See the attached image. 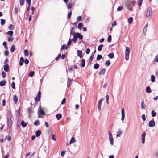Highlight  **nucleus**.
<instances>
[{"label": "nucleus", "instance_id": "obj_1", "mask_svg": "<svg viewBox=\"0 0 158 158\" xmlns=\"http://www.w3.org/2000/svg\"><path fill=\"white\" fill-rule=\"evenodd\" d=\"M11 116H8L7 117V122L8 127H10L12 125V120L11 119Z\"/></svg>", "mask_w": 158, "mask_h": 158}, {"label": "nucleus", "instance_id": "obj_2", "mask_svg": "<svg viewBox=\"0 0 158 158\" xmlns=\"http://www.w3.org/2000/svg\"><path fill=\"white\" fill-rule=\"evenodd\" d=\"M155 126V123L153 118H152L151 120L149 121L148 123V126L149 127H152Z\"/></svg>", "mask_w": 158, "mask_h": 158}, {"label": "nucleus", "instance_id": "obj_3", "mask_svg": "<svg viewBox=\"0 0 158 158\" xmlns=\"http://www.w3.org/2000/svg\"><path fill=\"white\" fill-rule=\"evenodd\" d=\"M103 98H101L99 101H98V110L100 111H101V105H102V103L103 101Z\"/></svg>", "mask_w": 158, "mask_h": 158}, {"label": "nucleus", "instance_id": "obj_4", "mask_svg": "<svg viewBox=\"0 0 158 158\" xmlns=\"http://www.w3.org/2000/svg\"><path fill=\"white\" fill-rule=\"evenodd\" d=\"M146 135V133L145 132L143 133L141 135V143L143 144H144L145 142Z\"/></svg>", "mask_w": 158, "mask_h": 158}, {"label": "nucleus", "instance_id": "obj_5", "mask_svg": "<svg viewBox=\"0 0 158 158\" xmlns=\"http://www.w3.org/2000/svg\"><path fill=\"white\" fill-rule=\"evenodd\" d=\"M109 139L111 144L112 145L113 144V139L112 135L110 131H109Z\"/></svg>", "mask_w": 158, "mask_h": 158}, {"label": "nucleus", "instance_id": "obj_6", "mask_svg": "<svg viewBox=\"0 0 158 158\" xmlns=\"http://www.w3.org/2000/svg\"><path fill=\"white\" fill-rule=\"evenodd\" d=\"M148 13L149 16H150L152 14V10L151 7H149L148 8L147 10V12L146 13V16L147 17V13Z\"/></svg>", "mask_w": 158, "mask_h": 158}, {"label": "nucleus", "instance_id": "obj_7", "mask_svg": "<svg viewBox=\"0 0 158 158\" xmlns=\"http://www.w3.org/2000/svg\"><path fill=\"white\" fill-rule=\"evenodd\" d=\"M41 92L40 91H39L38 93L37 96L35 98V101H37L40 100L41 97Z\"/></svg>", "mask_w": 158, "mask_h": 158}, {"label": "nucleus", "instance_id": "obj_8", "mask_svg": "<svg viewBox=\"0 0 158 158\" xmlns=\"http://www.w3.org/2000/svg\"><path fill=\"white\" fill-rule=\"evenodd\" d=\"M125 59L126 60H128V47H126L125 52Z\"/></svg>", "mask_w": 158, "mask_h": 158}, {"label": "nucleus", "instance_id": "obj_9", "mask_svg": "<svg viewBox=\"0 0 158 158\" xmlns=\"http://www.w3.org/2000/svg\"><path fill=\"white\" fill-rule=\"evenodd\" d=\"M38 112L39 114L41 115H44L45 114L44 111L41 109L40 106L38 109Z\"/></svg>", "mask_w": 158, "mask_h": 158}, {"label": "nucleus", "instance_id": "obj_10", "mask_svg": "<svg viewBox=\"0 0 158 158\" xmlns=\"http://www.w3.org/2000/svg\"><path fill=\"white\" fill-rule=\"evenodd\" d=\"M121 114H122L121 120L122 121H123L124 120V118H125L124 110L123 108L122 109Z\"/></svg>", "mask_w": 158, "mask_h": 158}, {"label": "nucleus", "instance_id": "obj_11", "mask_svg": "<svg viewBox=\"0 0 158 158\" xmlns=\"http://www.w3.org/2000/svg\"><path fill=\"white\" fill-rule=\"evenodd\" d=\"M145 91L148 93H150L152 92V90L149 86H148L146 87Z\"/></svg>", "mask_w": 158, "mask_h": 158}, {"label": "nucleus", "instance_id": "obj_12", "mask_svg": "<svg viewBox=\"0 0 158 158\" xmlns=\"http://www.w3.org/2000/svg\"><path fill=\"white\" fill-rule=\"evenodd\" d=\"M106 71V69L105 68H103L99 72V73L100 75H104Z\"/></svg>", "mask_w": 158, "mask_h": 158}, {"label": "nucleus", "instance_id": "obj_13", "mask_svg": "<svg viewBox=\"0 0 158 158\" xmlns=\"http://www.w3.org/2000/svg\"><path fill=\"white\" fill-rule=\"evenodd\" d=\"M13 100L14 103L16 104L18 101V98L16 95H15L13 96Z\"/></svg>", "mask_w": 158, "mask_h": 158}, {"label": "nucleus", "instance_id": "obj_14", "mask_svg": "<svg viewBox=\"0 0 158 158\" xmlns=\"http://www.w3.org/2000/svg\"><path fill=\"white\" fill-rule=\"evenodd\" d=\"M9 69V66L8 64H6L4 66V70L6 72L8 71Z\"/></svg>", "mask_w": 158, "mask_h": 158}, {"label": "nucleus", "instance_id": "obj_15", "mask_svg": "<svg viewBox=\"0 0 158 158\" xmlns=\"http://www.w3.org/2000/svg\"><path fill=\"white\" fill-rule=\"evenodd\" d=\"M77 55L80 57L81 58L82 56V52L81 50H77Z\"/></svg>", "mask_w": 158, "mask_h": 158}, {"label": "nucleus", "instance_id": "obj_16", "mask_svg": "<svg viewBox=\"0 0 158 158\" xmlns=\"http://www.w3.org/2000/svg\"><path fill=\"white\" fill-rule=\"evenodd\" d=\"M155 77L154 75H152L151 76V81L152 82H154L155 81Z\"/></svg>", "mask_w": 158, "mask_h": 158}, {"label": "nucleus", "instance_id": "obj_17", "mask_svg": "<svg viewBox=\"0 0 158 158\" xmlns=\"http://www.w3.org/2000/svg\"><path fill=\"white\" fill-rule=\"evenodd\" d=\"M141 108L142 109H145L146 107V105L144 104V101L143 100L141 103Z\"/></svg>", "mask_w": 158, "mask_h": 158}, {"label": "nucleus", "instance_id": "obj_18", "mask_svg": "<svg viewBox=\"0 0 158 158\" xmlns=\"http://www.w3.org/2000/svg\"><path fill=\"white\" fill-rule=\"evenodd\" d=\"M24 62V58L23 57H21L20 58L19 65L22 66L23 65Z\"/></svg>", "mask_w": 158, "mask_h": 158}, {"label": "nucleus", "instance_id": "obj_19", "mask_svg": "<svg viewBox=\"0 0 158 158\" xmlns=\"http://www.w3.org/2000/svg\"><path fill=\"white\" fill-rule=\"evenodd\" d=\"M6 81L5 80L2 81L0 82V85L1 86H3L5 85Z\"/></svg>", "mask_w": 158, "mask_h": 158}, {"label": "nucleus", "instance_id": "obj_20", "mask_svg": "<svg viewBox=\"0 0 158 158\" xmlns=\"http://www.w3.org/2000/svg\"><path fill=\"white\" fill-rule=\"evenodd\" d=\"M41 132L39 130L37 131L36 133V136L37 137H39L41 135Z\"/></svg>", "mask_w": 158, "mask_h": 158}, {"label": "nucleus", "instance_id": "obj_21", "mask_svg": "<svg viewBox=\"0 0 158 158\" xmlns=\"http://www.w3.org/2000/svg\"><path fill=\"white\" fill-rule=\"evenodd\" d=\"M123 5L127 9H128V2L127 0L124 2Z\"/></svg>", "mask_w": 158, "mask_h": 158}, {"label": "nucleus", "instance_id": "obj_22", "mask_svg": "<svg viewBox=\"0 0 158 158\" xmlns=\"http://www.w3.org/2000/svg\"><path fill=\"white\" fill-rule=\"evenodd\" d=\"M21 125L23 127H25L26 126L27 124L24 121L22 120L21 122Z\"/></svg>", "mask_w": 158, "mask_h": 158}, {"label": "nucleus", "instance_id": "obj_23", "mask_svg": "<svg viewBox=\"0 0 158 158\" xmlns=\"http://www.w3.org/2000/svg\"><path fill=\"white\" fill-rule=\"evenodd\" d=\"M156 112L154 110H152L151 111V115L153 117H154L156 116Z\"/></svg>", "mask_w": 158, "mask_h": 158}, {"label": "nucleus", "instance_id": "obj_24", "mask_svg": "<svg viewBox=\"0 0 158 158\" xmlns=\"http://www.w3.org/2000/svg\"><path fill=\"white\" fill-rule=\"evenodd\" d=\"M15 50V46L13 45L10 48V51L11 52L13 53L14 52Z\"/></svg>", "mask_w": 158, "mask_h": 158}, {"label": "nucleus", "instance_id": "obj_25", "mask_svg": "<svg viewBox=\"0 0 158 158\" xmlns=\"http://www.w3.org/2000/svg\"><path fill=\"white\" fill-rule=\"evenodd\" d=\"M147 25H148L147 23L144 26V27L143 28V32L144 34L145 35H146V32L147 31Z\"/></svg>", "mask_w": 158, "mask_h": 158}, {"label": "nucleus", "instance_id": "obj_26", "mask_svg": "<svg viewBox=\"0 0 158 158\" xmlns=\"http://www.w3.org/2000/svg\"><path fill=\"white\" fill-rule=\"evenodd\" d=\"M75 141H76V140L73 137H72L71 138V139L69 143L70 144L73 143H75Z\"/></svg>", "mask_w": 158, "mask_h": 158}, {"label": "nucleus", "instance_id": "obj_27", "mask_svg": "<svg viewBox=\"0 0 158 158\" xmlns=\"http://www.w3.org/2000/svg\"><path fill=\"white\" fill-rule=\"evenodd\" d=\"M143 0H138V5L139 6H141L142 4Z\"/></svg>", "mask_w": 158, "mask_h": 158}, {"label": "nucleus", "instance_id": "obj_28", "mask_svg": "<svg viewBox=\"0 0 158 158\" xmlns=\"http://www.w3.org/2000/svg\"><path fill=\"white\" fill-rule=\"evenodd\" d=\"M57 119L58 120H60L62 118V116L61 114H56V116Z\"/></svg>", "mask_w": 158, "mask_h": 158}, {"label": "nucleus", "instance_id": "obj_29", "mask_svg": "<svg viewBox=\"0 0 158 158\" xmlns=\"http://www.w3.org/2000/svg\"><path fill=\"white\" fill-rule=\"evenodd\" d=\"M7 34L10 36H12L13 34V32L12 31H9L7 32Z\"/></svg>", "mask_w": 158, "mask_h": 158}, {"label": "nucleus", "instance_id": "obj_30", "mask_svg": "<svg viewBox=\"0 0 158 158\" xmlns=\"http://www.w3.org/2000/svg\"><path fill=\"white\" fill-rule=\"evenodd\" d=\"M85 64V60L84 59H82L81 61V66L84 67Z\"/></svg>", "mask_w": 158, "mask_h": 158}, {"label": "nucleus", "instance_id": "obj_31", "mask_svg": "<svg viewBox=\"0 0 158 158\" xmlns=\"http://www.w3.org/2000/svg\"><path fill=\"white\" fill-rule=\"evenodd\" d=\"M83 24L81 23H79L77 27L79 29H81L83 27Z\"/></svg>", "mask_w": 158, "mask_h": 158}, {"label": "nucleus", "instance_id": "obj_32", "mask_svg": "<svg viewBox=\"0 0 158 158\" xmlns=\"http://www.w3.org/2000/svg\"><path fill=\"white\" fill-rule=\"evenodd\" d=\"M122 131L120 130H119L116 135L117 137H118L120 136V135L122 134Z\"/></svg>", "mask_w": 158, "mask_h": 158}, {"label": "nucleus", "instance_id": "obj_33", "mask_svg": "<svg viewBox=\"0 0 158 158\" xmlns=\"http://www.w3.org/2000/svg\"><path fill=\"white\" fill-rule=\"evenodd\" d=\"M103 46V44L100 45L98 48V51H101L102 48Z\"/></svg>", "mask_w": 158, "mask_h": 158}, {"label": "nucleus", "instance_id": "obj_34", "mask_svg": "<svg viewBox=\"0 0 158 158\" xmlns=\"http://www.w3.org/2000/svg\"><path fill=\"white\" fill-rule=\"evenodd\" d=\"M99 65L98 64H95L94 66V68L95 69H97L99 68Z\"/></svg>", "mask_w": 158, "mask_h": 158}, {"label": "nucleus", "instance_id": "obj_35", "mask_svg": "<svg viewBox=\"0 0 158 158\" xmlns=\"http://www.w3.org/2000/svg\"><path fill=\"white\" fill-rule=\"evenodd\" d=\"M108 56L110 58L112 59L114 57V55L112 53H110L108 54Z\"/></svg>", "mask_w": 158, "mask_h": 158}, {"label": "nucleus", "instance_id": "obj_36", "mask_svg": "<svg viewBox=\"0 0 158 158\" xmlns=\"http://www.w3.org/2000/svg\"><path fill=\"white\" fill-rule=\"evenodd\" d=\"M79 33H75L74 34H73V36H75L77 39L79 37Z\"/></svg>", "mask_w": 158, "mask_h": 158}, {"label": "nucleus", "instance_id": "obj_37", "mask_svg": "<svg viewBox=\"0 0 158 158\" xmlns=\"http://www.w3.org/2000/svg\"><path fill=\"white\" fill-rule=\"evenodd\" d=\"M141 118L143 121H145L146 120L145 114H143L141 116Z\"/></svg>", "mask_w": 158, "mask_h": 158}, {"label": "nucleus", "instance_id": "obj_38", "mask_svg": "<svg viewBox=\"0 0 158 158\" xmlns=\"http://www.w3.org/2000/svg\"><path fill=\"white\" fill-rule=\"evenodd\" d=\"M14 38H12L11 36H9L8 38V41H12L13 40Z\"/></svg>", "mask_w": 158, "mask_h": 158}, {"label": "nucleus", "instance_id": "obj_39", "mask_svg": "<svg viewBox=\"0 0 158 158\" xmlns=\"http://www.w3.org/2000/svg\"><path fill=\"white\" fill-rule=\"evenodd\" d=\"M11 87L13 89H15V83L14 82H12L11 85Z\"/></svg>", "mask_w": 158, "mask_h": 158}, {"label": "nucleus", "instance_id": "obj_40", "mask_svg": "<svg viewBox=\"0 0 158 158\" xmlns=\"http://www.w3.org/2000/svg\"><path fill=\"white\" fill-rule=\"evenodd\" d=\"M102 56L100 55H98L97 58V60H99L102 58Z\"/></svg>", "mask_w": 158, "mask_h": 158}, {"label": "nucleus", "instance_id": "obj_41", "mask_svg": "<svg viewBox=\"0 0 158 158\" xmlns=\"http://www.w3.org/2000/svg\"><path fill=\"white\" fill-rule=\"evenodd\" d=\"M94 57V55H91V56L90 57L89 59V62L90 63H91L93 59V57Z\"/></svg>", "mask_w": 158, "mask_h": 158}, {"label": "nucleus", "instance_id": "obj_42", "mask_svg": "<svg viewBox=\"0 0 158 158\" xmlns=\"http://www.w3.org/2000/svg\"><path fill=\"white\" fill-rule=\"evenodd\" d=\"M74 36V37L73 38V39H72V40L73 42L75 43L77 41V39L76 37H75V36Z\"/></svg>", "mask_w": 158, "mask_h": 158}, {"label": "nucleus", "instance_id": "obj_43", "mask_svg": "<svg viewBox=\"0 0 158 158\" xmlns=\"http://www.w3.org/2000/svg\"><path fill=\"white\" fill-rule=\"evenodd\" d=\"M133 20V18L132 17H129V24L131 23Z\"/></svg>", "mask_w": 158, "mask_h": 158}, {"label": "nucleus", "instance_id": "obj_44", "mask_svg": "<svg viewBox=\"0 0 158 158\" xmlns=\"http://www.w3.org/2000/svg\"><path fill=\"white\" fill-rule=\"evenodd\" d=\"M9 29L10 30H13L14 28V27L13 25H12V24H10L9 25Z\"/></svg>", "mask_w": 158, "mask_h": 158}, {"label": "nucleus", "instance_id": "obj_45", "mask_svg": "<svg viewBox=\"0 0 158 158\" xmlns=\"http://www.w3.org/2000/svg\"><path fill=\"white\" fill-rule=\"evenodd\" d=\"M34 74V71H31L30 72L29 75L31 77H32L33 76Z\"/></svg>", "mask_w": 158, "mask_h": 158}, {"label": "nucleus", "instance_id": "obj_46", "mask_svg": "<svg viewBox=\"0 0 158 158\" xmlns=\"http://www.w3.org/2000/svg\"><path fill=\"white\" fill-rule=\"evenodd\" d=\"M9 54V52L7 50H5L4 52V55L6 56H7Z\"/></svg>", "mask_w": 158, "mask_h": 158}, {"label": "nucleus", "instance_id": "obj_47", "mask_svg": "<svg viewBox=\"0 0 158 158\" xmlns=\"http://www.w3.org/2000/svg\"><path fill=\"white\" fill-rule=\"evenodd\" d=\"M5 23V20L4 19H2L1 20V24L3 25Z\"/></svg>", "mask_w": 158, "mask_h": 158}, {"label": "nucleus", "instance_id": "obj_48", "mask_svg": "<svg viewBox=\"0 0 158 158\" xmlns=\"http://www.w3.org/2000/svg\"><path fill=\"white\" fill-rule=\"evenodd\" d=\"M105 64L107 66H109L110 64V61L109 60H107L105 62Z\"/></svg>", "mask_w": 158, "mask_h": 158}, {"label": "nucleus", "instance_id": "obj_49", "mask_svg": "<svg viewBox=\"0 0 158 158\" xmlns=\"http://www.w3.org/2000/svg\"><path fill=\"white\" fill-rule=\"evenodd\" d=\"M24 54L26 56H28V52L27 50V49L25 50H24Z\"/></svg>", "mask_w": 158, "mask_h": 158}, {"label": "nucleus", "instance_id": "obj_50", "mask_svg": "<svg viewBox=\"0 0 158 158\" xmlns=\"http://www.w3.org/2000/svg\"><path fill=\"white\" fill-rule=\"evenodd\" d=\"M111 41V35H109L108 36V42H110Z\"/></svg>", "mask_w": 158, "mask_h": 158}, {"label": "nucleus", "instance_id": "obj_51", "mask_svg": "<svg viewBox=\"0 0 158 158\" xmlns=\"http://www.w3.org/2000/svg\"><path fill=\"white\" fill-rule=\"evenodd\" d=\"M39 120H37L35 122L34 124L36 126H38L39 124Z\"/></svg>", "mask_w": 158, "mask_h": 158}, {"label": "nucleus", "instance_id": "obj_52", "mask_svg": "<svg viewBox=\"0 0 158 158\" xmlns=\"http://www.w3.org/2000/svg\"><path fill=\"white\" fill-rule=\"evenodd\" d=\"M24 2V0H20V4L21 6H23V5Z\"/></svg>", "mask_w": 158, "mask_h": 158}, {"label": "nucleus", "instance_id": "obj_53", "mask_svg": "<svg viewBox=\"0 0 158 158\" xmlns=\"http://www.w3.org/2000/svg\"><path fill=\"white\" fill-rule=\"evenodd\" d=\"M52 140H54V141H55L56 140L55 135L54 134L52 135Z\"/></svg>", "mask_w": 158, "mask_h": 158}, {"label": "nucleus", "instance_id": "obj_54", "mask_svg": "<svg viewBox=\"0 0 158 158\" xmlns=\"http://www.w3.org/2000/svg\"><path fill=\"white\" fill-rule=\"evenodd\" d=\"M2 74L3 76V78H4L6 77V73L5 72L3 71L2 73Z\"/></svg>", "mask_w": 158, "mask_h": 158}, {"label": "nucleus", "instance_id": "obj_55", "mask_svg": "<svg viewBox=\"0 0 158 158\" xmlns=\"http://www.w3.org/2000/svg\"><path fill=\"white\" fill-rule=\"evenodd\" d=\"M77 21H80L81 20L82 17L81 16H78L77 18Z\"/></svg>", "mask_w": 158, "mask_h": 158}, {"label": "nucleus", "instance_id": "obj_56", "mask_svg": "<svg viewBox=\"0 0 158 158\" xmlns=\"http://www.w3.org/2000/svg\"><path fill=\"white\" fill-rule=\"evenodd\" d=\"M5 139H7L8 141H10L11 139L10 137L9 136H6Z\"/></svg>", "mask_w": 158, "mask_h": 158}, {"label": "nucleus", "instance_id": "obj_57", "mask_svg": "<svg viewBox=\"0 0 158 158\" xmlns=\"http://www.w3.org/2000/svg\"><path fill=\"white\" fill-rule=\"evenodd\" d=\"M72 5L71 4H69L67 6V8L68 9H70L72 7Z\"/></svg>", "mask_w": 158, "mask_h": 158}, {"label": "nucleus", "instance_id": "obj_58", "mask_svg": "<svg viewBox=\"0 0 158 158\" xmlns=\"http://www.w3.org/2000/svg\"><path fill=\"white\" fill-rule=\"evenodd\" d=\"M68 79L69 80V82L68 83V86L69 87L70 85V83L72 82V80L71 79H69V78H68Z\"/></svg>", "mask_w": 158, "mask_h": 158}, {"label": "nucleus", "instance_id": "obj_59", "mask_svg": "<svg viewBox=\"0 0 158 158\" xmlns=\"http://www.w3.org/2000/svg\"><path fill=\"white\" fill-rule=\"evenodd\" d=\"M3 45L4 46V47L5 48H6V49L7 48V47L6 46V42H3Z\"/></svg>", "mask_w": 158, "mask_h": 158}, {"label": "nucleus", "instance_id": "obj_60", "mask_svg": "<svg viewBox=\"0 0 158 158\" xmlns=\"http://www.w3.org/2000/svg\"><path fill=\"white\" fill-rule=\"evenodd\" d=\"M136 3V1L135 0H133L131 2V4L133 6L135 5Z\"/></svg>", "mask_w": 158, "mask_h": 158}, {"label": "nucleus", "instance_id": "obj_61", "mask_svg": "<svg viewBox=\"0 0 158 158\" xmlns=\"http://www.w3.org/2000/svg\"><path fill=\"white\" fill-rule=\"evenodd\" d=\"M156 60V62L158 63V56H156V57L155 58L153 62H154L155 61V60Z\"/></svg>", "mask_w": 158, "mask_h": 158}, {"label": "nucleus", "instance_id": "obj_62", "mask_svg": "<svg viewBox=\"0 0 158 158\" xmlns=\"http://www.w3.org/2000/svg\"><path fill=\"white\" fill-rule=\"evenodd\" d=\"M65 102H66V99L65 98H64L63 99V100L62 101L61 104H64L65 103Z\"/></svg>", "mask_w": 158, "mask_h": 158}, {"label": "nucleus", "instance_id": "obj_63", "mask_svg": "<svg viewBox=\"0 0 158 158\" xmlns=\"http://www.w3.org/2000/svg\"><path fill=\"white\" fill-rule=\"evenodd\" d=\"M123 9V7L122 6H119L117 8V10L118 11H121Z\"/></svg>", "mask_w": 158, "mask_h": 158}, {"label": "nucleus", "instance_id": "obj_64", "mask_svg": "<svg viewBox=\"0 0 158 158\" xmlns=\"http://www.w3.org/2000/svg\"><path fill=\"white\" fill-rule=\"evenodd\" d=\"M83 36L80 33L78 38L79 39V40H81L83 39Z\"/></svg>", "mask_w": 158, "mask_h": 158}]
</instances>
